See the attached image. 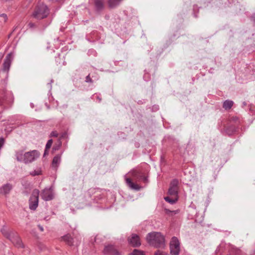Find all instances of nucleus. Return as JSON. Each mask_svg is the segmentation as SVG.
<instances>
[{
    "label": "nucleus",
    "mask_w": 255,
    "mask_h": 255,
    "mask_svg": "<svg viewBox=\"0 0 255 255\" xmlns=\"http://www.w3.org/2000/svg\"><path fill=\"white\" fill-rule=\"evenodd\" d=\"M146 239L147 243L155 248H163L165 247V237L160 232L149 233Z\"/></svg>",
    "instance_id": "f257e3e1"
},
{
    "label": "nucleus",
    "mask_w": 255,
    "mask_h": 255,
    "mask_svg": "<svg viewBox=\"0 0 255 255\" xmlns=\"http://www.w3.org/2000/svg\"><path fill=\"white\" fill-rule=\"evenodd\" d=\"M1 232L2 235L9 239L16 247L18 248H23L24 247L21 240L17 232L14 231H8L5 227H3L1 228Z\"/></svg>",
    "instance_id": "f03ea898"
},
{
    "label": "nucleus",
    "mask_w": 255,
    "mask_h": 255,
    "mask_svg": "<svg viewBox=\"0 0 255 255\" xmlns=\"http://www.w3.org/2000/svg\"><path fill=\"white\" fill-rule=\"evenodd\" d=\"M50 10L45 4L41 3L38 4L35 7L31 16L38 20L46 18L49 15Z\"/></svg>",
    "instance_id": "7ed1b4c3"
},
{
    "label": "nucleus",
    "mask_w": 255,
    "mask_h": 255,
    "mask_svg": "<svg viewBox=\"0 0 255 255\" xmlns=\"http://www.w3.org/2000/svg\"><path fill=\"white\" fill-rule=\"evenodd\" d=\"M39 191L35 189L32 191V194L29 198V208L31 210L35 211L38 205Z\"/></svg>",
    "instance_id": "20e7f679"
},
{
    "label": "nucleus",
    "mask_w": 255,
    "mask_h": 255,
    "mask_svg": "<svg viewBox=\"0 0 255 255\" xmlns=\"http://www.w3.org/2000/svg\"><path fill=\"white\" fill-rule=\"evenodd\" d=\"M169 247L171 255H179L180 252V243L177 237H173L171 238Z\"/></svg>",
    "instance_id": "39448f33"
},
{
    "label": "nucleus",
    "mask_w": 255,
    "mask_h": 255,
    "mask_svg": "<svg viewBox=\"0 0 255 255\" xmlns=\"http://www.w3.org/2000/svg\"><path fill=\"white\" fill-rule=\"evenodd\" d=\"M40 156V153L36 150L26 152L24 154L23 162L25 164L31 163L36 160Z\"/></svg>",
    "instance_id": "423d86ee"
},
{
    "label": "nucleus",
    "mask_w": 255,
    "mask_h": 255,
    "mask_svg": "<svg viewBox=\"0 0 255 255\" xmlns=\"http://www.w3.org/2000/svg\"><path fill=\"white\" fill-rule=\"evenodd\" d=\"M2 100L4 102L3 108L8 109L12 107L14 102V96L10 91H6L2 96Z\"/></svg>",
    "instance_id": "0eeeda50"
},
{
    "label": "nucleus",
    "mask_w": 255,
    "mask_h": 255,
    "mask_svg": "<svg viewBox=\"0 0 255 255\" xmlns=\"http://www.w3.org/2000/svg\"><path fill=\"white\" fill-rule=\"evenodd\" d=\"M128 241L130 246L132 247H138L141 245L139 236L136 234H131L128 238Z\"/></svg>",
    "instance_id": "6e6552de"
},
{
    "label": "nucleus",
    "mask_w": 255,
    "mask_h": 255,
    "mask_svg": "<svg viewBox=\"0 0 255 255\" xmlns=\"http://www.w3.org/2000/svg\"><path fill=\"white\" fill-rule=\"evenodd\" d=\"M103 253L105 255H122V253L113 245L105 246Z\"/></svg>",
    "instance_id": "1a4fd4ad"
},
{
    "label": "nucleus",
    "mask_w": 255,
    "mask_h": 255,
    "mask_svg": "<svg viewBox=\"0 0 255 255\" xmlns=\"http://www.w3.org/2000/svg\"><path fill=\"white\" fill-rule=\"evenodd\" d=\"M95 10L100 13L105 9V0H93Z\"/></svg>",
    "instance_id": "9d476101"
},
{
    "label": "nucleus",
    "mask_w": 255,
    "mask_h": 255,
    "mask_svg": "<svg viewBox=\"0 0 255 255\" xmlns=\"http://www.w3.org/2000/svg\"><path fill=\"white\" fill-rule=\"evenodd\" d=\"M41 196L44 201H47L53 199L54 195L50 189L45 188L42 191Z\"/></svg>",
    "instance_id": "9b49d317"
},
{
    "label": "nucleus",
    "mask_w": 255,
    "mask_h": 255,
    "mask_svg": "<svg viewBox=\"0 0 255 255\" xmlns=\"http://www.w3.org/2000/svg\"><path fill=\"white\" fill-rule=\"evenodd\" d=\"M133 177L137 181H142L144 183L147 182V177L145 176L144 174L140 171L135 170L133 171Z\"/></svg>",
    "instance_id": "f8f14e48"
},
{
    "label": "nucleus",
    "mask_w": 255,
    "mask_h": 255,
    "mask_svg": "<svg viewBox=\"0 0 255 255\" xmlns=\"http://www.w3.org/2000/svg\"><path fill=\"white\" fill-rule=\"evenodd\" d=\"M13 54L11 53H8L7 55L3 64L4 71H7L9 70Z\"/></svg>",
    "instance_id": "ddd939ff"
},
{
    "label": "nucleus",
    "mask_w": 255,
    "mask_h": 255,
    "mask_svg": "<svg viewBox=\"0 0 255 255\" xmlns=\"http://www.w3.org/2000/svg\"><path fill=\"white\" fill-rule=\"evenodd\" d=\"M12 188V185L10 183L4 184L0 188V194L4 195L8 194Z\"/></svg>",
    "instance_id": "4468645a"
},
{
    "label": "nucleus",
    "mask_w": 255,
    "mask_h": 255,
    "mask_svg": "<svg viewBox=\"0 0 255 255\" xmlns=\"http://www.w3.org/2000/svg\"><path fill=\"white\" fill-rule=\"evenodd\" d=\"M61 160V154H57L55 155L52 160L51 166L55 170H57L58 167L59 166Z\"/></svg>",
    "instance_id": "2eb2a0df"
},
{
    "label": "nucleus",
    "mask_w": 255,
    "mask_h": 255,
    "mask_svg": "<svg viewBox=\"0 0 255 255\" xmlns=\"http://www.w3.org/2000/svg\"><path fill=\"white\" fill-rule=\"evenodd\" d=\"M63 240L69 246L73 245V239L70 234H67L62 237Z\"/></svg>",
    "instance_id": "dca6fc26"
},
{
    "label": "nucleus",
    "mask_w": 255,
    "mask_h": 255,
    "mask_svg": "<svg viewBox=\"0 0 255 255\" xmlns=\"http://www.w3.org/2000/svg\"><path fill=\"white\" fill-rule=\"evenodd\" d=\"M126 183L128 186L131 189L136 190H139L140 187L137 185L133 183L130 178L126 179Z\"/></svg>",
    "instance_id": "f3484780"
},
{
    "label": "nucleus",
    "mask_w": 255,
    "mask_h": 255,
    "mask_svg": "<svg viewBox=\"0 0 255 255\" xmlns=\"http://www.w3.org/2000/svg\"><path fill=\"white\" fill-rule=\"evenodd\" d=\"M234 104L233 101L229 100L225 101L223 104V108L226 110H229L232 108Z\"/></svg>",
    "instance_id": "a211bd4d"
},
{
    "label": "nucleus",
    "mask_w": 255,
    "mask_h": 255,
    "mask_svg": "<svg viewBox=\"0 0 255 255\" xmlns=\"http://www.w3.org/2000/svg\"><path fill=\"white\" fill-rule=\"evenodd\" d=\"M237 130V128L235 126L231 125L227 127L225 131L227 134L229 135L233 134Z\"/></svg>",
    "instance_id": "6ab92c4d"
},
{
    "label": "nucleus",
    "mask_w": 255,
    "mask_h": 255,
    "mask_svg": "<svg viewBox=\"0 0 255 255\" xmlns=\"http://www.w3.org/2000/svg\"><path fill=\"white\" fill-rule=\"evenodd\" d=\"M121 0H109V6L111 8H115L119 5Z\"/></svg>",
    "instance_id": "aec40b11"
},
{
    "label": "nucleus",
    "mask_w": 255,
    "mask_h": 255,
    "mask_svg": "<svg viewBox=\"0 0 255 255\" xmlns=\"http://www.w3.org/2000/svg\"><path fill=\"white\" fill-rule=\"evenodd\" d=\"M22 150H18L15 152V156L17 161H23L24 154Z\"/></svg>",
    "instance_id": "412c9836"
},
{
    "label": "nucleus",
    "mask_w": 255,
    "mask_h": 255,
    "mask_svg": "<svg viewBox=\"0 0 255 255\" xmlns=\"http://www.w3.org/2000/svg\"><path fill=\"white\" fill-rule=\"evenodd\" d=\"M168 192L170 196L178 197V189L169 187Z\"/></svg>",
    "instance_id": "4be33fe9"
},
{
    "label": "nucleus",
    "mask_w": 255,
    "mask_h": 255,
    "mask_svg": "<svg viewBox=\"0 0 255 255\" xmlns=\"http://www.w3.org/2000/svg\"><path fill=\"white\" fill-rule=\"evenodd\" d=\"M164 200L171 204H175L178 200V197H173L172 198L167 196L164 197Z\"/></svg>",
    "instance_id": "5701e85b"
},
{
    "label": "nucleus",
    "mask_w": 255,
    "mask_h": 255,
    "mask_svg": "<svg viewBox=\"0 0 255 255\" xmlns=\"http://www.w3.org/2000/svg\"><path fill=\"white\" fill-rule=\"evenodd\" d=\"M128 255H144V254L143 251L134 249L132 253L129 254Z\"/></svg>",
    "instance_id": "b1692460"
},
{
    "label": "nucleus",
    "mask_w": 255,
    "mask_h": 255,
    "mask_svg": "<svg viewBox=\"0 0 255 255\" xmlns=\"http://www.w3.org/2000/svg\"><path fill=\"white\" fill-rule=\"evenodd\" d=\"M179 182L178 180L176 179H174L171 181L170 184V187H173L175 188L178 189V185Z\"/></svg>",
    "instance_id": "393cba45"
},
{
    "label": "nucleus",
    "mask_w": 255,
    "mask_h": 255,
    "mask_svg": "<svg viewBox=\"0 0 255 255\" xmlns=\"http://www.w3.org/2000/svg\"><path fill=\"white\" fill-rule=\"evenodd\" d=\"M62 142L60 141V139H58V143L55 144L52 147V150L53 151H55L56 150H58L60 149V147L61 146Z\"/></svg>",
    "instance_id": "a878e982"
},
{
    "label": "nucleus",
    "mask_w": 255,
    "mask_h": 255,
    "mask_svg": "<svg viewBox=\"0 0 255 255\" xmlns=\"http://www.w3.org/2000/svg\"><path fill=\"white\" fill-rule=\"evenodd\" d=\"M52 143H53V140L52 139H49L46 144V146H45L46 149H49L50 148V147H51Z\"/></svg>",
    "instance_id": "bb28decb"
},
{
    "label": "nucleus",
    "mask_w": 255,
    "mask_h": 255,
    "mask_svg": "<svg viewBox=\"0 0 255 255\" xmlns=\"http://www.w3.org/2000/svg\"><path fill=\"white\" fill-rule=\"evenodd\" d=\"M41 174V171L40 170H34L30 172V174L33 176L36 175H39Z\"/></svg>",
    "instance_id": "cd10ccee"
},
{
    "label": "nucleus",
    "mask_w": 255,
    "mask_h": 255,
    "mask_svg": "<svg viewBox=\"0 0 255 255\" xmlns=\"http://www.w3.org/2000/svg\"><path fill=\"white\" fill-rule=\"evenodd\" d=\"M58 133L57 131L56 130H53L52 131L51 133H50V134L49 135V136L50 137H58Z\"/></svg>",
    "instance_id": "c85d7f7f"
},
{
    "label": "nucleus",
    "mask_w": 255,
    "mask_h": 255,
    "mask_svg": "<svg viewBox=\"0 0 255 255\" xmlns=\"http://www.w3.org/2000/svg\"><path fill=\"white\" fill-rule=\"evenodd\" d=\"M167 255V254L165 252L161 251L159 250H157L154 253V255Z\"/></svg>",
    "instance_id": "c756f323"
},
{
    "label": "nucleus",
    "mask_w": 255,
    "mask_h": 255,
    "mask_svg": "<svg viewBox=\"0 0 255 255\" xmlns=\"http://www.w3.org/2000/svg\"><path fill=\"white\" fill-rule=\"evenodd\" d=\"M85 82L86 83H92L93 82V80L90 77V74L86 77Z\"/></svg>",
    "instance_id": "7c9ffc66"
},
{
    "label": "nucleus",
    "mask_w": 255,
    "mask_h": 255,
    "mask_svg": "<svg viewBox=\"0 0 255 255\" xmlns=\"http://www.w3.org/2000/svg\"><path fill=\"white\" fill-rule=\"evenodd\" d=\"M234 255H243V253L241 250L237 249L235 251Z\"/></svg>",
    "instance_id": "2f4dec72"
},
{
    "label": "nucleus",
    "mask_w": 255,
    "mask_h": 255,
    "mask_svg": "<svg viewBox=\"0 0 255 255\" xmlns=\"http://www.w3.org/2000/svg\"><path fill=\"white\" fill-rule=\"evenodd\" d=\"M0 17L3 18L4 22H5L7 20V16L5 13L0 14Z\"/></svg>",
    "instance_id": "473e14b6"
},
{
    "label": "nucleus",
    "mask_w": 255,
    "mask_h": 255,
    "mask_svg": "<svg viewBox=\"0 0 255 255\" xmlns=\"http://www.w3.org/2000/svg\"><path fill=\"white\" fill-rule=\"evenodd\" d=\"M28 26L30 28H35L36 27V24L34 23H33V22H30L28 24Z\"/></svg>",
    "instance_id": "72a5a7b5"
},
{
    "label": "nucleus",
    "mask_w": 255,
    "mask_h": 255,
    "mask_svg": "<svg viewBox=\"0 0 255 255\" xmlns=\"http://www.w3.org/2000/svg\"><path fill=\"white\" fill-rule=\"evenodd\" d=\"M67 136V133L66 132H64L62 133V134H61V136L59 139H61V138H65V137H66Z\"/></svg>",
    "instance_id": "f704fd0d"
},
{
    "label": "nucleus",
    "mask_w": 255,
    "mask_h": 255,
    "mask_svg": "<svg viewBox=\"0 0 255 255\" xmlns=\"http://www.w3.org/2000/svg\"><path fill=\"white\" fill-rule=\"evenodd\" d=\"M251 19L254 21L255 22V13H254L251 16Z\"/></svg>",
    "instance_id": "c9c22d12"
},
{
    "label": "nucleus",
    "mask_w": 255,
    "mask_h": 255,
    "mask_svg": "<svg viewBox=\"0 0 255 255\" xmlns=\"http://www.w3.org/2000/svg\"><path fill=\"white\" fill-rule=\"evenodd\" d=\"M4 106V102L2 100V97H1V99H0V106L3 107Z\"/></svg>",
    "instance_id": "e433bc0d"
},
{
    "label": "nucleus",
    "mask_w": 255,
    "mask_h": 255,
    "mask_svg": "<svg viewBox=\"0 0 255 255\" xmlns=\"http://www.w3.org/2000/svg\"><path fill=\"white\" fill-rule=\"evenodd\" d=\"M48 150L49 149H46V148L45 149L44 152L43 154L44 156H46V155H47L48 154Z\"/></svg>",
    "instance_id": "4c0bfd02"
},
{
    "label": "nucleus",
    "mask_w": 255,
    "mask_h": 255,
    "mask_svg": "<svg viewBox=\"0 0 255 255\" xmlns=\"http://www.w3.org/2000/svg\"><path fill=\"white\" fill-rule=\"evenodd\" d=\"M238 120H239V119H238V117H233V118H232V121H235V122L237 121Z\"/></svg>",
    "instance_id": "58836bf2"
},
{
    "label": "nucleus",
    "mask_w": 255,
    "mask_h": 255,
    "mask_svg": "<svg viewBox=\"0 0 255 255\" xmlns=\"http://www.w3.org/2000/svg\"><path fill=\"white\" fill-rule=\"evenodd\" d=\"M38 228L39 229V230L41 231V232H43L44 231V229H43V228L40 226V225H38Z\"/></svg>",
    "instance_id": "ea45409f"
},
{
    "label": "nucleus",
    "mask_w": 255,
    "mask_h": 255,
    "mask_svg": "<svg viewBox=\"0 0 255 255\" xmlns=\"http://www.w3.org/2000/svg\"><path fill=\"white\" fill-rule=\"evenodd\" d=\"M97 99L99 100V102H101L102 101V98L99 96H97Z\"/></svg>",
    "instance_id": "a19ab883"
},
{
    "label": "nucleus",
    "mask_w": 255,
    "mask_h": 255,
    "mask_svg": "<svg viewBox=\"0 0 255 255\" xmlns=\"http://www.w3.org/2000/svg\"><path fill=\"white\" fill-rule=\"evenodd\" d=\"M197 5H194L193 6V10H194V11H195V9L197 8Z\"/></svg>",
    "instance_id": "79ce46f5"
},
{
    "label": "nucleus",
    "mask_w": 255,
    "mask_h": 255,
    "mask_svg": "<svg viewBox=\"0 0 255 255\" xmlns=\"http://www.w3.org/2000/svg\"><path fill=\"white\" fill-rule=\"evenodd\" d=\"M194 16H195V17H197V15L196 14H194Z\"/></svg>",
    "instance_id": "37998d69"
},
{
    "label": "nucleus",
    "mask_w": 255,
    "mask_h": 255,
    "mask_svg": "<svg viewBox=\"0 0 255 255\" xmlns=\"http://www.w3.org/2000/svg\"><path fill=\"white\" fill-rule=\"evenodd\" d=\"M253 255H255V251H254V254Z\"/></svg>",
    "instance_id": "c03bdc74"
},
{
    "label": "nucleus",
    "mask_w": 255,
    "mask_h": 255,
    "mask_svg": "<svg viewBox=\"0 0 255 255\" xmlns=\"http://www.w3.org/2000/svg\"><path fill=\"white\" fill-rule=\"evenodd\" d=\"M166 211L171 212L170 211H169V210H166Z\"/></svg>",
    "instance_id": "a18cd8bd"
}]
</instances>
